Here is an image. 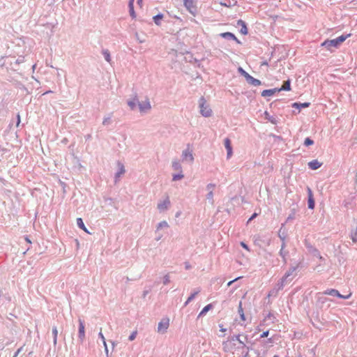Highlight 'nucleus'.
I'll use <instances>...</instances> for the list:
<instances>
[{"label":"nucleus","instance_id":"obj_32","mask_svg":"<svg viewBox=\"0 0 357 357\" xmlns=\"http://www.w3.org/2000/svg\"><path fill=\"white\" fill-rule=\"evenodd\" d=\"M265 116H266V119H268V121H270L271 123H275V121L273 119H271L269 113L268 112H265L264 113Z\"/></svg>","mask_w":357,"mask_h":357},{"label":"nucleus","instance_id":"obj_34","mask_svg":"<svg viewBox=\"0 0 357 357\" xmlns=\"http://www.w3.org/2000/svg\"><path fill=\"white\" fill-rule=\"evenodd\" d=\"M137 331L132 333V334L129 336V340L132 341L135 339L137 336Z\"/></svg>","mask_w":357,"mask_h":357},{"label":"nucleus","instance_id":"obj_25","mask_svg":"<svg viewBox=\"0 0 357 357\" xmlns=\"http://www.w3.org/2000/svg\"><path fill=\"white\" fill-rule=\"evenodd\" d=\"M99 337L101 338V340H102V342H103V344L105 346V351L106 352L108 351V349H107V343H106V341H105V338L102 333V331H100V332L99 333Z\"/></svg>","mask_w":357,"mask_h":357},{"label":"nucleus","instance_id":"obj_38","mask_svg":"<svg viewBox=\"0 0 357 357\" xmlns=\"http://www.w3.org/2000/svg\"><path fill=\"white\" fill-rule=\"evenodd\" d=\"M168 224L167 222L163 221L159 224V227H167Z\"/></svg>","mask_w":357,"mask_h":357},{"label":"nucleus","instance_id":"obj_47","mask_svg":"<svg viewBox=\"0 0 357 357\" xmlns=\"http://www.w3.org/2000/svg\"><path fill=\"white\" fill-rule=\"evenodd\" d=\"M142 1L143 0H137V3L140 6H142Z\"/></svg>","mask_w":357,"mask_h":357},{"label":"nucleus","instance_id":"obj_9","mask_svg":"<svg viewBox=\"0 0 357 357\" xmlns=\"http://www.w3.org/2000/svg\"><path fill=\"white\" fill-rule=\"evenodd\" d=\"M85 337V332H84V321L81 319L79 320V337L82 341L84 339Z\"/></svg>","mask_w":357,"mask_h":357},{"label":"nucleus","instance_id":"obj_50","mask_svg":"<svg viewBox=\"0 0 357 357\" xmlns=\"http://www.w3.org/2000/svg\"><path fill=\"white\" fill-rule=\"evenodd\" d=\"M25 239L28 243H31V241L27 237Z\"/></svg>","mask_w":357,"mask_h":357},{"label":"nucleus","instance_id":"obj_18","mask_svg":"<svg viewBox=\"0 0 357 357\" xmlns=\"http://www.w3.org/2000/svg\"><path fill=\"white\" fill-rule=\"evenodd\" d=\"M77 224L80 229H83L84 231L88 233V231H87L86 227L84 226L83 220L81 218H77Z\"/></svg>","mask_w":357,"mask_h":357},{"label":"nucleus","instance_id":"obj_14","mask_svg":"<svg viewBox=\"0 0 357 357\" xmlns=\"http://www.w3.org/2000/svg\"><path fill=\"white\" fill-rule=\"evenodd\" d=\"M291 90V85H290V80H287L284 82L281 88L278 89V91L280 92L281 91H290Z\"/></svg>","mask_w":357,"mask_h":357},{"label":"nucleus","instance_id":"obj_3","mask_svg":"<svg viewBox=\"0 0 357 357\" xmlns=\"http://www.w3.org/2000/svg\"><path fill=\"white\" fill-rule=\"evenodd\" d=\"M319 295H330L333 296H337L338 298L347 299L351 297V293H349L348 295L344 296L339 293V291L334 289H327L322 293H319Z\"/></svg>","mask_w":357,"mask_h":357},{"label":"nucleus","instance_id":"obj_21","mask_svg":"<svg viewBox=\"0 0 357 357\" xmlns=\"http://www.w3.org/2000/svg\"><path fill=\"white\" fill-rule=\"evenodd\" d=\"M212 308V305L211 304H208L207 305H206L203 309L200 312L199 314V317H201L202 315H204V314H206L208 310H210Z\"/></svg>","mask_w":357,"mask_h":357},{"label":"nucleus","instance_id":"obj_17","mask_svg":"<svg viewBox=\"0 0 357 357\" xmlns=\"http://www.w3.org/2000/svg\"><path fill=\"white\" fill-rule=\"evenodd\" d=\"M308 207L311 209L314 208V201L313 199L312 194L310 190H309Z\"/></svg>","mask_w":357,"mask_h":357},{"label":"nucleus","instance_id":"obj_40","mask_svg":"<svg viewBox=\"0 0 357 357\" xmlns=\"http://www.w3.org/2000/svg\"><path fill=\"white\" fill-rule=\"evenodd\" d=\"M214 187H215V185L214 184H211V183H210V184H208L207 185V188L208 190H210V191L212 190L214 188Z\"/></svg>","mask_w":357,"mask_h":357},{"label":"nucleus","instance_id":"obj_1","mask_svg":"<svg viewBox=\"0 0 357 357\" xmlns=\"http://www.w3.org/2000/svg\"><path fill=\"white\" fill-rule=\"evenodd\" d=\"M351 34H348L347 36H340L335 39L333 40H326L323 42L321 45L325 46L327 50H331V47H337L340 44H342L348 37H349Z\"/></svg>","mask_w":357,"mask_h":357},{"label":"nucleus","instance_id":"obj_36","mask_svg":"<svg viewBox=\"0 0 357 357\" xmlns=\"http://www.w3.org/2000/svg\"><path fill=\"white\" fill-rule=\"evenodd\" d=\"M109 123H110V118L109 117L105 118L103 119V121H102L103 125H107V124H109Z\"/></svg>","mask_w":357,"mask_h":357},{"label":"nucleus","instance_id":"obj_6","mask_svg":"<svg viewBox=\"0 0 357 357\" xmlns=\"http://www.w3.org/2000/svg\"><path fill=\"white\" fill-rule=\"evenodd\" d=\"M139 109L140 112L145 113L151 109V102L149 98H146L144 101L139 102Z\"/></svg>","mask_w":357,"mask_h":357},{"label":"nucleus","instance_id":"obj_30","mask_svg":"<svg viewBox=\"0 0 357 357\" xmlns=\"http://www.w3.org/2000/svg\"><path fill=\"white\" fill-rule=\"evenodd\" d=\"M314 143L313 140H312L310 138H306L305 139V142H304V144L307 146H310V145H312Z\"/></svg>","mask_w":357,"mask_h":357},{"label":"nucleus","instance_id":"obj_12","mask_svg":"<svg viewBox=\"0 0 357 357\" xmlns=\"http://www.w3.org/2000/svg\"><path fill=\"white\" fill-rule=\"evenodd\" d=\"M246 80L251 84L254 85V86H259L261 84V82L257 79H255L253 77H252L251 75H248V77L246 78Z\"/></svg>","mask_w":357,"mask_h":357},{"label":"nucleus","instance_id":"obj_15","mask_svg":"<svg viewBox=\"0 0 357 357\" xmlns=\"http://www.w3.org/2000/svg\"><path fill=\"white\" fill-rule=\"evenodd\" d=\"M238 24L241 26V33L243 35H246L248 33V28L245 23L243 20H239L238 21Z\"/></svg>","mask_w":357,"mask_h":357},{"label":"nucleus","instance_id":"obj_51","mask_svg":"<svg viewBox=\"0 0 357 357\" xmlns=\"http://www.w3.org/2000/svg\"><path fill=\"white\" fill-rule=\"evenodd\" d=\"M20 351V349L17 350V354H18Z\"/></svg>","mask_w":357,"mask_h":357},{"label":"nucleus","instance_id":"obj_4","mask_svg":"<svg viewBox=\"0 0 357 357\" xmlns=\"http://www.w3.org/2000/svg\"><path fill=\"white\" fill-rule=\"evenodd\" d=\"M196 3L197 0H183L184 6L193 15H195L197 12Z\"/></svg>","mask_w":357,"mask_h":357},{"label":"nucleus","instance_id":"obj_2","mask_svg":"<svg viewBox=\"0 0 357 357\" xmlns=\"http://www.w3.org/2000/svg\"><path fill=\"white\" fill-rule=\"evenodd\" d=\"M199 102L201 114L205 117H210L212 115L213 112L209 105L207 104L206 99L204 97H202Z\"/></svg>","mask_w":357,"mask_h":357},{"label":"nucleus","instance_id":"obj_24","mask_svg":"<svg viewBox=\"0 0 357 357\" xmlns=\"http://www.w3.org/2000/svg\"><path fill=\"white\" fill-rule=\"evenodd\" d=\"M220 36L222 37H223V38L229 37V38H231L232 39H236V36L233 33H231L230 32L222 33L220 34Z\"/></svg>","mask_w":357,"mask_h":357},{"label":"nucleus","instance_id":"obj_41","mask_svg":"<svg viewBox=\"0 0 357 357\" xmlns=\"http://www.w3.org/2000/svg\"><path fill=\"white\" fill-rule=\"evenodd\" d=\"M268 335V331H265L261 335V337H266Z\"/></svg>","mask_w":357,"mask_h":357},{"label":"nucleus","instance_id":"obj_26","mask_svg":"<svg viewBox=\"0 0 357 357\" xmlns=\"http://www.w3.org/2000/svg\"><path fill=\"white\" fill-rule=\"evenodd\" d=\"M238 73L243 75L245 79L248 77L249 74L245 72L241 67H238Z\"/></svg>","mask_w":357,"mask_h":357},{"label":"nucleus","instance_id":"obj_19","mask_svg":"<svg viewBox=\"0 0 357 357\" xmlns=\"http://www.w3.org/2000/svg\"><path fill=\"white\" fill-rule=\"evenodd\" d=\"M162 18H163V15L158 14L153 17V21L155 23V24L159 26V25H160V21H161V20H162Z\"/></svg>","mask_w":357,"mask_h":357},{"label":"nucleus","instance_id":"obj_43","mask_svg":"<svg viewBox=\"0 0 357 357\" xmlns=\"http://www.w3.org/2000/svg\"><path fill=\"white\" fill-rule=\"evenodd\" d=\"M257 213H255L248 220V222H250V220H253L255 218H256L257 216Z\"/></svg>","mask_w":357,"mask_h":357},{"label":"nucleus","instance_id":"obj_49","mask_svg":"<svg viewBox=\"0 0 357 357\" xmlns=\"http://www.w3.org/2000/svg\"><path fill=\"white\" fill-rule=\"evenodd\" d=\"M220 327L221 331L225 332L226 331L225 328H222V326H220Z\"/></svg>","mask_w":357,"mask_h":357},{"label":"nucleus","instance_id":"obj_31","mask_svg":"<svg viewBox=\"0 0 357 357\" xmlns=\"http://www.w3.org/2000/svg\"><path fill=\"white\" fill-rule=\"evenodd\" d=\"M182 178H183V174H174V175L173 176V181L180 180V179H181Z\"/></svg>","mask_w":357,"mask_h":357},{"label":"nucleus","instance_id":"obj_52","mask_svg":"<svg viewBox=\"0 0 357 357\" xmlns=\"http://www.w3.org/2000/svg\"><path fill=\"white\" fill-rule=\"evenodd\" d=\"M273 357H279V356H277V355H275Z\"/></svg>","mask_w":357,"mask_h":357},{"label":"nucleus","instance_id":"obj_11","mask_svg":"<svg viewBox=\"0 0 357 357\" xmlns=\"http://www.w3.org/2000/svg\"><path fill=\"white\" fill-rule=\"evenodd\" d=\"M321 165V163L317 160H314L308 163V166L312 169H317Z\"/></svg>","mask_w":357,"mask_h":357},{"label":"nucleus","instance_id":"obj_5","mask_svg":"<svg viewBox=\"0 0 357 357\" xmlns=\"http://www.w3.org/2000/svg\"><path fill=\"white\" fill-rule=\"evenodd\" d=\"M169 326V319L168 318L162 319L158 324V331L159 333H165Z\"/></svg>","mask_w":357,"mask_h":357},{"label":"nucleus","instance_id":"obj_20","mask_svg":"<svg viewBox=\"0 0 357 357\" xmlns=\"http://www.w3.org/2000/svg\"><path fill=\"white\" fill-rule=\"evenodd\" d=\"M309 105H310L309 102H304V103L294 102L292 105V107H296V108H301V107H309Z\"/></svg>","mask_w":357,"mask_h":357},{"label":"nucleus","instance_id":"obj_28","mask_svg":"<svg viewBox=\"0 0 357 357\" xmlns=\"http://www.w3.org/2000/svg\"><path fill=\"white\" fill-rule=\"evenodd\" d=\"M199 293V291H197V292H195L193 294H192L188 298V300L186 301L185 303V305H187L192 299H194V298L195 297V296Z\"/></svg>","mask_w":357,"mask_h":357},{"label":"nucleus","instance_id":"obj_29","mask_svg":"<svg viewBox=\"0 0 357 357\" xmlns=\"http://www.w3.org/2000/svg\"><path fill=\"white\" fill-rule=\"evenodd\" d=\"M172 166L175 170H180L181 168L180 163L177 161L174 162Z\"/></svg>","mask_w":357,"mask_h":357},{"label":"nucleus","instance_id":"obj_45","mask_svg":"<svg viewBox=\"0 0 357 357\" xmlns=\"http://www.w3.org/2000/svg\"><path fill=\"white\" fill-rule=\"evenodd\" d=\"M185 268H186V269H189V268H191V266H190V264H189V262H185Z\"/></svg>","mask_w":357,"mask_h":357},{"label":"nucleus","instance_id":"obj_39","mask_svg":"<svg viewBox=\"0 0 357 357\" xmlns=\"http://www.w3.org/2000/svg\"><path fill=\"white\" fill-rule=\"evenodd\" d=\"M241 246H242L243 248H245V250H248V251L250 250H249V248H248V246L245 243L241 242Z\"/></svg>","mask_w":357,"mask_h":357},{"label":"nucleus","instance_id":"obj_10","mask_svg":"<svg viewBox=\"0 0 357 357\" xmlns=\"http://www.w3.org/2000/svg\"><path fill=\"white\" fill-rule=\"evenodd\" d=\"M278 89H266L261 92V96L264 97L272 96L278 91Z\"/></svg>","mask_w":357,"mask_h":357},{"label":"nucleus","instance_id":"obj_23","mask_svg":"<svg viewBox=\"0 0 357 357\" xmlns=\"http://www.w3.org/2000/svg\"><path fill=\"white\" fill-rule=\"evenodd\" d=\"M102 54H103V55L105 56V60L107 62H110L111 61V57H110L109 52L107 50H105L102 51Z\"/></svg>","mask_w":357,"mask_h":357},{"label":"nucleus","instance_id":"obj_27","mask_svg":"<svg viewBox=\"0 0 357 357\" xmlns=\"http://www.w3.org/2000/svg\"><path fill=\"white\" fill-rule=\"evenodd\" d=\"M136 101L137 99L135 98L133 100H130L128 102V105L130 107L131 109H134L136 107Z\"/></svg>","mask_w":357,"mask_h":357},{"label":"nucleus","instance_id":"obj_8","mask_svg":"<svg viewBox=\"0 0 357 357\" xmlns=\"http://www.w3.org/2000/svg\"><path fill=\"white\" fill-rule=\"evenodd\" d=\"M224 144H225V146L227 149V158H229L233 154L232 147H231L230 139L229 138L225 139Z\"/></svg>","mask_w":357,"mask_h":357},{"label":"nucleus","instance_id":"obj_46","mask_svg":"<svg viewBox=\"0 0 357 357\" xmlns=\"http://www.w3.org/2000/svg\"><path fill=\"white\" fill-rule=\"evenodd\" d=\"M290 275V273H287L285 274V275L284 276L283 278V280H285L286 278H287Z\"/></svg>","mask_w":357,"mask_h":357},{"label":"nucleus","instance_id":"obj_37","mask_svg":"<svg viewBox=\"0 0 357 357\" xmlns=\"http://www.w3.org/2000/svg\"><path fill=\"white\" fill-rule=\"evenodd\" d=\"M125 172V169H124V167L123 165H121V168H120V171L118 173V176H120L121 174H124Z\"/></svg>","mask_w":357,"mask_h":357},{"label":"nucleus","instance_id":"obj_44","mask_svg":"<svg viewBox=\"0 0 357 357\" xmlns=\"http://www.w3.org/2000/svg\"><path fill=\"white\" fill-rule=\"evenodd\" d=\"M213 191H212V190H211V191L209 192L208 195V199H212V198H213Z\"/></svg>","mask_w":357,"mask_h":357},{"label":"nucleus","instance_id":"obj_33","mask_svg":"<svg viewBox=\"0 0 357 357\" xmlns=\"http://www.w3.org/2000/svg\"><path fill=\"white\" fill-rule=\"evenodd\" d=\"M169 282H170V278H169V275H165L164 278H163V283H164V284H167Z\"/></svg>","mask_w":357,"mask_h":357},{"label":"nucleus","instance_id":"obj_7","mask_svg":"<svg viewBox=\"0 0 357 357\" xmlns=\"http://www.w3.org/2000/svg\"><path fill=\"white\" fill-rule=\"evenodd\" d=\"M169 205H170V200H169V197H167L163 201L159 202L158 204L157 207L160 211H164L168 208Z\"/></svg>","mask_w":357,"mask_h":357},{"label":"nucleus","instance_id":"obj_22","mask_svg":"<svg viewBox=\"0 0 357 357\" xmlns=\"http://www.w3.org/2000/svg\"><path fill=\"white\" fill-rule=\"evenodd\" d=\"M238 313L240 314L241 319L244 321L245 319V314H244L243 310V307H242V303L241 302L239 303Z\"/></svg>","mask_w":357,"mask_h":357},{"label":"nucleus","instance_id":"obj_42","mask_svg":"<svg viewBox=\"0 0 357 357\" xmlns=\"http://www.w3.org/2000/svg\"><path fill=\"white\" fill-rule=\"evenodd\" d=\"M240 278H241V277H238V278H236V279H234V280H231V281L229 282H228V284H227V285H228V286H230V285H231L234 282L236 281L237 280H238V279H240Z\"/></svg>","mask_w":357,"mask_h":357},{"label":"nucleus","instance_id":"obj_13","mask_svg":"<svg viewBox=\"0 0 357 357\" xmlns=\"http://www.w3.org/2000/svg\"><path fill=\"white\" fill-rule=\"evenodd\" d=\"M134 1L135 0H130L129 3H128L129 12H130V15L132 17V18L136 17V14L134 10Z\"/></svg>","mask_w":357,"mask_h":357},{"label":"nucleus","instance_id":"obj_48","mask_svg":"<svg viewBox=\"0 0 357 357\" xmlns=\"http://www.w3.org/2000/svg\"><path fill=\"white\" fill-rule=\"evenodd\" d=\"M20 115L18 114L17 115V125L20 123Z\"/></svg>","mask_w":357,"mask_h":357},{"label":"nucleus","instance_id":"obj_35","mask_svg":"<svg viewBox=\"0 0 357 357\" xmlns=\"http://www.w3.org/2000/svg\"><path fill=\"white\" fill-rule=\"evenodd\" d=\"M52 332H53V334H54V342L56 343V337H57V334H58V331H57L56 328H54L53 330H52Z\"/></svg>","mask_w":357,"mask_h":357},{"label":"nucleus","instance_id":"obj_16","mask_svg":"<svg viewBox=\"0 0 357 357\" xmlns=\"http://www.w3.org/2000/svg\"><path fill=\"white\" fill-rule=\"evenodd\" d=\"M183 157L184 160H188L190 162H192L193 160H194V158H193V155H192V153L190 152L189 151H187V150L183 151Z\"/></svg>","mask_w":357,"mask_h":357}]
</instances>
